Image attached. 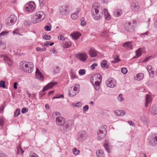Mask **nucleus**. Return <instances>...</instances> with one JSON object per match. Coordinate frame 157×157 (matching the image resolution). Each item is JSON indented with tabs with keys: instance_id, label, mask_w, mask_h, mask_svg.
<instances>
[{
	"instance_id": "1",
	"label": "nucleus",
	"mask_w": 157,
	"mask_h": 157,
	"mask_svg": "<svg viewBox=\"0 0 157 157\" xmlns=\"http://www.w3.org/2000/svg\"><path fill=\"white\" fill-rule=\"evenodd\" d=\"M101 7L98 3L93 4L92 8V15L93 18L95 20H100L103 16V13L99 11L101 10Z\"/></svg>"
},
{
	"instance_id": "2",
	"label": "nucleus",
	"mask_w": 157,
	"mask_h": 157,
	"mask_svg": "<svg viewBox=\"0 0 157 157\" xmlns=\"http://www.w3.org/2000/svg\"><path fill=\"white\" fill-rule=\"evenodd\" d=\"M45 17V13L42 11H39L32 18V22L34 24L40 22L43 20Z\"/></svg>"
},
{
	"instance_id": "3",
	"label": "nucleus",
	"mask_w": 157,
	"mask_h": 157,
	"mask_svg": "<svg viewBox=\"0 0 157 157\" xmlns=\"http://www.w3.org/2000/svg\"><path fill=\"white\" fill-rule=\"evenodd\" d=\"M107 126L104 125L100 127L97 132L98 139L99 140H101L104 138L106 135L107 133Z\"/></svg>"
},
{
	"instance_id": "4",
	"label": "nucleus",
	"mask_w": 157,
	"mask_h": 157,
	"mask_svg": "<svg viewBox=\"0 0 157 157\" xmlns=\"http://www.w3.org/2000/svg\"><path fill=\"white\" fill-rule=\"evenodd\" d=\"M74 124V122L72 120L67 121L65 124L62 126L61 131L63 133H66L68 132Z\"/></svg>"
},
{
	"instance_id": "5",
	"label": "nucleus",
	"mask_w": 157,
	"mask_h": 157,
	"mask_svg": "<svg viewBox=\"0 0 157 157\" xmlns=\"http://www.w3.org/2000/svg\"><path fill=\"white\" fill-rule=\"evenodd\" d=\"M80 85L78 84H76L69 91L68 95L70 97H73L76 95L79 91Z\"/></svg>"
},
{
	"instance_id": "6",
	"label": "nucleus",
	"mask_w": 157,
	"mask_h": 157,
	"mask_svg": "<svg viewBox=\"0 0 157 157\" xmlns=\"http://www.w3.org/2000/svg\"><path fill=\"white\" fill-rule=\"evenodd\" d=\"M136 23V21L135 20H133L132 21L126 23L124 25L125 30L129 32H132L134 30V27Z\"/></svg>"
},
{
	"instance_id": "7",
	"label": "nucleus",
	"mask_w": 157,
	"mask_h": 157,
	"mask_svg": "<svg viewBox=\"0 0 157 157\" xmlns=\"http://www.w3.org/2000/svg\"><path fill=\"white\" fill-rule=\"evenodd\" d=\"M148 142L151 146H153L157 145V133L152 134L148 139Z\"/></svg>"
},
{
	"instance_id": "8",
	"label": "nucleus",
	"mask_w": 157,
	"mask_h": 157,
	"mask_svg": "<svg viewBox=\"0 0 157 157\" xmlns=\"http://www.w3.org/2000/svg\"><path fill=\"white\" fill-rule=\"evenodd\" d=\"M87 136V133L85 131H81L78 133L77 140L78 141H82L85 140Z\"/></svg>"
},
{
	"instance_id": "9",
	"label": "nucleus",
	"mask_w": 157,
	"mask_h": 157,
	"mask_svg": "<svg viewBox=\"0 0 157 157\" xmlns=\"http://www.w3.org/2000/svg\"><path fill=\"white\" fill-rule=\"evenodd\" d=\"M17 20L16 16L12 14L6 20V23L7 25H11L15 23Z\"/></svg>"
},
{
	"instance_id": "10",
	"label": "nucleus",
	"mask_w": 157,
	"mask_h": 157,
	"mask_svg": "<svg viewBox=\"0 0 157 157\" xmlns=\"http://www.w3.org/2000/svg\"><path fill=\"white\" fill-rule=\"evenodd\" d=\"M105 83L106 86L110 88H113L117 84L116 80L112 78H109L107 79Z\"/></svg>"
},
{
	"instance_id": "11",
	"label": "nucleus",
	"mask_w": 157,
	"mask_h": 157,
	"mask_svg": "<svg viewBox=\"0 0 157 157\" xmlns=\"http://www.w3.org/2000/svg\"><path fill=\"white\" fill-rule=\"evenodd\" d=\"M102 77L99 74H96L93 75L91 77V82L92 84L97 81V82H101Z\"/></svg>"
},
{
	"instance_id": "12",
	"label": "nucleus",
	"mask_w": 157,
	"mask_h": 157,
	"mask_svg": "<svg viewBox=\"0 0 157 157\" xmlns=\"http://www.w3.org/2000/svg\"><path fill=\"white\" fill-rule=\"evenodd\" d=\"M76 57L79 60L84 62L87 60L88 58V56L85 53L82 52L76 54Z\"/></svg>"
},
{
	"instance_id": "13",
	"label": "nucleus",
	"mask_w": 157,
	"mask_h": 157,
	"mask_svg": "<svg viewBox=\"0 0 157 157\" xmlns=\"http://www.w3.org/2000/svg\"><path fill=\"white\" fill-rule=\"evenodd\" d=\"M34 8V5L31 3H28L24 7V10L25 12H31Z\"/></svg>"
},
{
	"instance_id": "14",
	"label": "nucleus",
	"mask_w": 157,
	"mask_h": 157,
	"mask_svg": "<svg viewBox=\"0 0 157 157\" xmlns=\"http://www.w3.org/2000/svg\"><path fill=\"white\" fill-rule=\"evenodd\" d=\"M27 66L24 69V71L29 73H31L33 70L34 67L33 64V63H28Z\"/></svg>"
},
{
	"instance_id": "15",
	"label": "nucleus",
	"mask_w": 157,
	"mask_h": 157,
	"mask_svg": "<svg viewBox=\"0 0 157 157\" xmlns=\"http://www.w3.org/2000/svg\"><path fill=\"white\" fill-rule=\"evenodd\" d=\"M65 122V119L62 117H58L56 118V123L58 125L62 126L64 124Z\"/></svg>"
},
{
	"instance_id": "16",
	"label": "nucleus",
	"mask_w": 157,
	"mask_h": 157,
	"mask_svg": "<svg viewBox=\"0 0 157 157\" xmlns=\"http://www.w3.org/2000/svg\"><path fill=\"white\" fill-rule=\"evenodd\" d=\"M57 83V82H55L54 81H52L51 82L43 88L42 92H44L48 89L52 88L54 86L56 85Z\"/></svg>"
},
{
	"instance_id": "17",
	"label": "nucleus",
	"mask_w": 157,
	"mask_h": 157,
	"mask_svg": "<svg viewBox=\"0 0 157 157\" xmlns=\"http://www.w3.org/2000/svg\"><path fill=\"white\" fill-rule=\"evenodd\" d=\"M89 49V54L90 57H96L98 55V52L93 47L90 48Z\"/></svg>"
},
{
	"instance_id": "18",
	"label": "nucleus",
	"mask_w": 157,
	"mask_h": 157,
	"mask_svg": "<svg viewBox=\"0 0 157 157\" xmlns=\"http://www.w3.org/2000/svg\"><path fill=\"white\" fill-rule=\"evenodd\" d=\"M35 73L36 78L41 81L43 80L44 77L38 69L36 68Z\"/></svg>"
},
{
	"instance_id": "19",
	"label": "nucleus",
	"mask_w": 157,
	"mask_h": 157,
	"mask_svg": "<svg viewBox=\"0 0 157 157\" xmlns=\"http://www.w3.org/2000/svg\"><path fill=\"white\" fill-rule=\"evenodd\" d=\"M146 68L149 73L150 77L151 78L153 77L154 74V69L150 65H147V66Z\"/></svg>"
},
{
	"instance_id": "20",
	"label": "nucleus",
	"mask_w": 157,
	"mask_h": 157,
	"mask_svg": "<svg viewBox=\"0 0 157 157\" xmlns=\"http://www.w3.org/2000/svg\"><path fill=\"white\" fill-rule=\"evenodd\" d=\"M70 36L73 40H77L81 36V34L78 32H74L71 34Z\"/></svg>"
},
{
	"instance_id": "21",
	"label": "nucleus",
	"mask_w": 157,
	"mask_h": 157,
	"mask_svg": "<svg viewBox=\"0 0 157 157\" xmlns=\"http://www.w3.org/2000/svg\"><path fill=\"white\" fill-rule=\"evenodd\" d=\"M65 40V42H63L62 43V47L64 48H70L71 45V42L69 40Z\"/></svg>"
},
{
	"instance_id": "22",
	"label": "nucleus",
	"mask_w": 157,
	"mask_h": 157,
	"mask_svg": "<svg viewBox=\"0 0 157 157\" xmlns=\"http://www.w3.org/2000/svg\"><path fill=\"white\" fill-rule=\"evenodd\" d=\"M132 8L135 11H138L139 8L138 3L135 1H133L132 4Z\"/></svg>"
},
{
	"instance_id": "23",
	"label": "nucleus",
	"mask_w": 157,
	"mask_h": 157,
	"mask_svg": "<svg viewBox=\"0 0 157 157\" xmlns=\"http://www.w3.org/2000/svg\"><path fill=\"white\" fill-rule=\"evenodd\" d=\"M1 58L3 59L5 62L10 66H11L13 63L12 61L8 57L3 56Z\"/></svg>"
},
{
	"instance_id": "24",
	"label": "nucleus",
	"mask_w": 157,
	"mask_h": 157,
	"mask_svg": "<svg viewBox=\"0 0 157 157\" xmlns=\"http://www.w3.org/2000/svg\"><path fill=\"white\" fill-rule=\"evenodd\" d=\"M67 8L66 6L61 7L60 8V12L63 15H66L68 13Z\"/></svg>"
},
{
	"instance_id": "25",
	"label": "nucleus",
	"mask_w": 157,
	"mask_h": 157,
	"mask_svg": "<svg viewBox=\"0 0 157 157\" xmlns=\"http://www.w3.org/2000/svg\"><path fill=\"white\" fill-rule=\"evenodd\" d=\"M145 100L146 103L145 106V107H147L148 106V104L151 103L152 101V99L151 96L148 94L146 95Z\"/></svg>"
},
{
	"instance_id": "26",
	"label": "nucleus",
	"mask_w": 157,
	"mask_h": 157,
	"mask_svg": "<svg viewBox=\"0 0 157 157\" xmlns=\"http://www.w3.org/2000/svg\"><path fill=\"white\" fill-rule=\"evenodd\" d=\"M124 47L128 49H132V42H126L123 44Z\"/></svg>"
},
{
	"instance_id": "27",
	"label": "nucleus",
	"mask_w": 157,
	"mask_h": 157,
	"mask_svg": "<svg viewBox=\"0 0 157 157\" xmlns=\"http://www.w3.org/2000/svg\"><path fill=\"white\" fill-rule=\"evenodd\" d=\"M28 63L25 61H23L20 62L19 64L20 68L24 71V69H25L26 66H27Z\"/></svg>"
},
{
	"instance_id": "28",
	"label": "nucleus",
	"mask_w": 157,
	"mask_h": 157,
	"mask_svg": "<svg viewBox=\"0 0 157 157\" xmlns=\"http://www.w3.org/2000/svg\"><path fill=\"white\" fill-rule=\"evenodd\" d=\"M103 12L106 20L108 21L110 20L111 19V16L108 12L107 10L105 9H104L103 10Z\"/></svg>"
},
{
	"instance_id": "29",
	"label": "nucleus",
	"mask_w": 157,
	"mask_h": 157,
	"mask_svg": "<svg viewBox=\"0 0 157 157\" xmlns=\"http://www.w3.org/2000/svg\"><path fill=\"white\" fill-rule=\"evenodd\" d=\"M80 11V9L78 8H77L76 12L71 14V18L73 19H76L78 17V14Z\"/></svg>"
},
{
	"instance_id": "30",
	"label": "nucleus",
	"mask_w": 157,
	"mask_h": 157,
	"mask_svg": "<svg viewBox=\"0 0 157 157\" xmlns=\"http://www.w3.org/2000/svg\"><path fill=\"white\" fill-rule=\"evenodd\" d=\"M144 74L142 73H139L137 74L136 76L134 77V79L140 81L142 80L144 78Z\"/></svg>"
},
{
	"instance_id": "31",
	"label": "nucleus",
	"mask_w": 157,
	"mask_h": 157,
	"mask_svg": "<svg viewBox=\"0 0 157 157\" xmlns=\"http://www.w3.org/2000/svg\"><path fill=\"white\" fill-rule=\"evenodd\" d=\"M151 114L153 115H155L157 113L156 108L155 105H153L151 108Z\"/></svg>"
},
{
	"instance_id": "32",
	"label": "nucleus",
	"mask_w": 157,
	"mask_h": 157,
	"mask_svg": "<svg viewBox=\"0 0 157 157\" xmlns=\"http://www.w3.org/2000/svg\"><path fill=\"white\" fill-rule=\"evenodd\" d=\"M103 146L107 152L109 153L110 152V150L109 148V141L108 140H105Z\"/></svg>"
},
{
	"instance_id": "33",
	"label": "nucleus",
	"mask_w": 157,
	"mask_h": 157,
	"mask_svg": "<svg viewBox=\"0 0 157 157\" xmlns=\"http://www.w3.org/2000/svg\"><path fill=\"white\" fill-rule=\"evenodd\" d=\"M96 155L98 157H105L104 151L101 150L97 151Z\"/></svg>"
},
{
	"instance_id": "34",
	"label": "nucleus",
	"mask_w": 157,
	"mask_h": 157,
	"mask_svg": "<svg viewBox=\"0 0 157 157\" xmlns=\"http://www.w3.org/2000/svg\"><path fill=\"white\" fill-rule=\"evenodd\" d=\"M115 114L118 116H123L125 114V112L121 110H118L115 112Z\"/></svg>"
},
{
	"instance_id": "35",
	"label": "nucleus",
	"mask_w": 157,
	"mask_h": 157,
	"mask_svg": "<svg viewBox=\"0 0 157 157\" xmlns=\"http://www.w3.org/2000/svg\"><path fill=\"white\" fill-rule=\"evenodd\" d=\"M101 82H97V81H96V82H95L93 83V84L96 90H99L100 89V83Z\"/></svg>"
},
{
	"instance_id": "36",
	"label": "nucleus",
	"mask_w": 157,
	"mask_h": 157,
	"mask_svg": "<svg viewBox=\"0 0 157 157\" xmlns=\"http://www.w3.org/2000/svg\"><path fill=\"white\" fill-rule=\"evenodd\" d=\"M122 13V11L120 10H116L114 12V15L116 17H118L120 16Z\"/></svg>"
},
{
	"instance_id": "37",
	"label": "nucleus",
	"mask_w": 157,
	"mask_h": 157,
	"mask_svg": "<svg viewBox=\"0 0 157 157\" xmlns=\"http://www.w3.org/2000/svg\"><path fill=\"white\" fill-rule=\"evenodd\" d=\"M136 56L134 57V58H137L140 56L141 54V48H139L136 51Z\"/></svg>"
},
{
	"instance_id": "38",
	"label": "nucleus",
	"mask_w": 157,
	"mask_h": 157,
	"mask_svg": "<svg viewBox=\"0 0 157 157\" xmlns=\"http://www.w3.org/2000/svg\"><path fill=\"white\" fill-rule=\"evenodd\" d=\"M24 152V151L19 146L17 147V153L18 155H22Z\"/></svg>"
},
{
	"instance_id": "39",
	"label": "nucleus",
	"mask_w": 157,
	"mask_h": 157,
	"mask_svg": "<svg viewBox=\"0 0 157 157\" xmlns=\"http://www.w3.org/2000/svg\"><path fill=\"white\" fill-rule=\"evenodd\" d=\"M82 103L81 102H78L76 103H73L71 104V106L73 107H80L82 106Z\"/></svg>"
},
{
	"instance_id": "40",
	"label": "nucleus",
	"mask_w": 157,
	"mask_h": 157,
	"mask_svg": "<svg viewBox=\"0 0 157 157\" xmlns=\"http://www.w3.org/2000/svg\"><path fill=\"white\" fill-rule=\"evenodd\" d=\"M5 123V121L2 118H0V129H2Z\"/></svg>"
},
{
	"instance_id": "41",
	"label": "nucleus",
	"mask_w": 157,
	"mask_h": 157,
	"mask_svg": "<svg viewBox=\"0 0 157 157\" xmlns=\"http://www.w3.org/2000/svg\"><path fill=\"white\" fill-rule=\"evenodd\" d=\"M118 100L120 102L124 100V98L123 97L122 94H120L117 97Z\"/></svg>"
},
{
	"instance_id": "42",
	"label": "nucleus",
	"mask_w": 157,
	"mask_h": 157,
	"mask_svg": "<svg viewBox=\"0 0 157 157\" xmlns=\"http://www.w3.org/2000/svg\"><path fill=\"white\" fill-rule=\"evenodd\" d=\"M60 71V68L58 66H56L54 68V72L55 73H58Z\"/></svg>"
},
{
	"instance_id": "43",
	"label": "nucleus",
	"mask_w": 157,
	"mask_h": 157,
	"mask_svg": "<svg viewBox=\"0 0 157 157\" xmlns=\"http://www.w3.org/2000/svg\"><path fill=\"white\" fill-rule=\"evenodd\" d=\"M73 153L75 155H78L80 152V151L78 150H77L76 148H74L72 150Z\"/></svg>"
},
{
	"instance_id": "44",
	"label": "nucleus",
	"mask_w": 157,
	"mask_h": 157,
	"mask_svg": "<svg viewBox=\"0 0 157 157\" xmlns=\"http://www.w3.org/2000/svg\"><path fill=\"white\" fill-rule=\"evenodd\" d=\"M58 38L59 40L62 41L66 40V38L65 37L61 35H60L58 36Z\"/></svg>"
},
{
	"instance_id": "45",
	"label": "nucleus",
	"mask_w": 157,
	"mask_h": 157,
	"mask_svg": "<svg viewBox=\"0 0 157 157\" xmlns=\"http://www.w3.org/2000/svg\"><path fill=\"white\" fill-rule=\"evenodd\" d=\"M20 110L19 109H16L15 113H14V116L15 117H17L20 114Z\"/></svg>"
},
{
	"instance_id": "46",
	"label": "nucleus",
	"mask_w": 157,
	"mask_h": 157,
	"mask_svg": "<svg viewBox=\"0 0 157 157\" xmlns=\"http://www.w3.org/2000/svg\"><path fill=\"white\" fill-rule=\"evenodd\" d=\"M43 37V39L46 40H49L51 39V36L49 35H44Z\"/></svg>"
},
{
	"instance_id": "47",
	"label": "nucleus",
	"mask_w": 157,
	"mask_h": 157,
	"mask_svg": "<svg viewBox=\"0 0 157 157\" xmlns=\"http://www.w3.org/2000/svg\"><path fill=\"white\" fill-rule=\"evenodd\" d=\"M5 83V82L3 81L2 80L0 81V87L5 88L6 87Z\"/></svg>"
},
{
	"instance_id": "48",
	"label": "nucleus",
	"mask_w": 157,
	"mask_h": 157,
	"mask_svg": "<svg viewBox=\"0 0 157 157\" xmlns=\"http://www.w3.org/2000/svg\"><path fill=\"white\" fill-rule=\"evenodd\" d=\"M39 3V5L40 7H42L44 5V0H38Z\"/></svg>"
},
{
	"instance_id": "49",
	"label": "nucleus",
	"mask_w": 157,
	"mask_h": 157,
	"mask_svg": "<svg viewBox=\"0 0 157 157\" xmlns=\"http://www.w3.org/2000/svg\"><path fill=\"white\" fill-rule=\"evenodd\" d=\"M107 64V61L105 60L102 61L101 63V66L105 67Z\"/></svg>"
},
{
	"instance_id": "50",
	"label": "nucleus",
	"mask_w": 157,
	"mask_h": 157,
	"mask_svg": "<svg viewBox=\"0 0 157 157\" xmlns=\"http://www.w3.org/2000/svg\"><path fill=\"white\" fill-rule=\"evenodd\" d=\"M120 61V59H119V57L118 56H116L114 58V60L112 61V62L114 63H117Z\"/></svg>"
},
{
	"instance_id": "51",
	"label": "nucleus",
	"mask_w": 157,
	"mask_h": 157,
	"mask_svg": "<svg viewBox=\"0 0 157 157\" xmlns=\"http://www.w3.org/2000/svg\"><path fill=\"white\" fill-rule=\"evenodd\" d=\"M46 50V48H40V47H37L36 48V50L37 52H39L40 51H45Z\"/></svg>"
},
{
	"instance_id": "52",
	"label": "nucleus",
	"mask_w": 157,
	"mask_h": 157,
	"mask_svg": "<svg viewBox=\"0 0 157 157\" xmlns=\"http://www.w3.org/2000/svg\"><path fill=\"white\" fill-rule=\"evenodd\" d=\"M79 74L80 75H83L85 74V70L84 69H80L78 71Z\"/></svg>"
},
{
	"instance_id": "53",
	"label": "nucleus",
	"mask_w": 157,
	"mask_h": 157,
	"mask_svg": "<svg viewBox=\"0 0 157 157\" xmlns=\"http://www.w3.org/2000/svg\"><path fill=\"white\" fill-rule=\"evenodd\" d=\"M121 72L124 74H126L128 72V70L126 68L122 67L121 69Z\"/></svg>"
},
{
	"instance_id": "54",
	"label": "nucleus",
	"mask_w": 157,
	"mask_h": 157,
	"mask_svg": "<svg viewBox=\"0 0 157 157\" xmlns=\"http://www.w3.org/2000/svg\"><path fill=\"white\" fill-rule=\"evenodd\" d=\"M29 157H39L38 155L34 153H31L29 154Z\"/></svg>"
},
{
	"instance_id": "55",
	"label": "nucleus",
	"mask_w": 157,
	"mask_h": 157,
	"mask_svg": "<svg viewBox=\"0 0 157 157\" xmlns=\"http://www.w3.org/2000/svg\"><path fill=\"white\" fill-rule=\"evenodd\" d=\"M149 32L148 31H147L145 33L140 34V36L141 37L144 38V37H145L146 35L147 36Z\"/></svg>"
},
{
	"instance_id": "56",
	"label": "nucleus",
	"mask_w": 157,
	"mask_h": 157,
	"mask_svg": "<svg viewBox=\"0 0 157 157\" xmlns=\"http://www.w3.org/2000/svg\"><path fill=\"white\" fill-rule=\"evenodd\" d=\"M108 33V31L107 29H104L103 31V35L104 36H107V35Z\"/></svg>"
},
{
	"instance_id": "57",
	"label": "nucleus",
	"mask_w": 157,
	"mask_h": 157,
	"mask_svg": "<svg viewBox=\"0 0 157 157\" xmlns=\"http://www.w3.org/2000/svg\"><path fill=\"white\" fill-rule=\"evenodd\" d=\"M5 102L3 104H2L1 105V107H0V113H2V112H3L4 108L5 107Z\"/></svg>"
},
{
	"instance_id": "58",
	"label": "nucleus",
	"mask_w": 157,
	"mask_h": 157,
	"mask_svg": "<svg viewBox=\"0 0 157 157\" xmlns=\"http://www.w3.org/2000/svg\"><path fill=\"white\" fill-rule=\"evenodd\" d=\"M28 109L27 108H24L21 109V113H24L27 112L28 111Z\"/></svg>"
},
{
	"instance_id": "59",
	"label": "nucleus",
	"mask_w": 157,
	"mask_h": 157,
	"mask_svg": "<svg viewBox=\"0 0 157 157\" xmlns=\"http://www.w3.org/2000/svg\"><path fill=\"white\" fill-rule=\"evenodd\" d=\"M8 33V32L6 31H3L0 34V36H3L6 35H7Z\"/></svg>"
},
{
	"instance_id": "60",
	"label": "nucleus",
	"mask_w": 157,
	"mask_h": 157,
	"mask_svg": "<svg viewBox=\"0 0 157 157\" xmlns=\"http://www.w3.org/2000/svg\"><path fill=\"white\" fill-rule=\"evenodd\" d=\"M83 109L84 111L86 112L89 109L88 106L87 105H85L83 107Z\"/></svg>"
},
{
	"instance_id": "61",
	"label": "nucleus",
	"mask_w": 157,
	"mask_h": 157,
	"mask_svg": "<svg viewBox=\"0 0 157 157\" xmlns=\"http://www.w3.org/2000/svg\"><path fill=\"white\" fill-rule=\"evenodd\" d=\"M0 157H8L7 155L4 153L0 152Z\"/></svg>"
},
{
	"instance_id": "62",
	"label": "nucleus",
	"mask_w": 157,
	"mask_h": 157,
	"mask_svg": "<svg viewBox=\"0 0 157 157\" xmlns=\"http://www.w3.org/2000/svg\"><path fill=\"white\" fill-rule=\"evenodd\" d=\"M97 65L98 64L97 63H94L91 65L90 68L92 70H93Z\"/></svg>"
},
{
	"instance_id": "63",
	"label": "nucleus",
	"mask_w": 157,
	"mask_h": 157,
	"mask_svg": "<svg viewBox=\"0 0 157 157\" xmlns=\"http://www.w3.org/2000/svg\"><path fill=\"white\" fill-rule=\"evenodd\" d=\"M13 34H19L20 35L19 33V30L18 29H17L13 31Z\"/></svg>"
},
{
	"instance_id": "64",
	"label": "nucleus",
	"mask_w": 157,
	"mask_h": 157,
	"mask_svg": "<svg viewBox=\"0 0 157 157\" xmlns=\"http://www.w3.org/2000/svg\"><path fill=\"white\" fill-rule=\"evenodd\" d=\"M45 29L46 30L48 31H50L51 30V29L49 26L48 25H46L44 27Z\"/></svg>"
}]
</instances>
